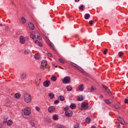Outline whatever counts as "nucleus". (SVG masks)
Wrapping results in <instances>:
<instances>
[{
	"instance_id": "1",
	"label": "nucleus",
	"mask_w": 128,
	"mask_h": 128,
	"mask_svg": "<svg viewBox=\"0 0 128 128\" xmlns=\"http://www.w3.org/2000/svg\"><path fill=\"white\" fill-rule=\"evenodd\" d=\"M24 99L26 102L28 104V102H32V96H30V94L26 93L24 94Z\"/></svg>"
},
{
	"instance_id": "2",
	"label": "nucleus",
	"mask_w": 128,
	"mask_h": 128,
	"mask_svg": "<svg viewBox=\"0 0 128 128\" xmlns=\"http://www.w3.org/2000/svg\"><path fill=\"white\" fill-rule=\"evenodd\" d=\"M81 108H82V110H86L88 108V103L82 102L81 104Z\"/></svg>"
},
{
	"instance_id": "3",
	"label": "nucleus",
	"mask_w": 128,
	"mask_h": 128,
	"mask_svg": "<svg viewBox=\"0 0 128 128\" xmlns=\"http://www.w3.org/2000/svg\"><path fill=\"white\" fill-rule=\"evenodd\" d=\"M102 86L103 88H104L105 91L106 92H107V94H108V96H112V94L110 92V89H108V86H106L104 84H102Z\"/></svg>"
},
{
	"instance_id": "4",
	"label": "nucleus",
	"mask_w": 128,
	"mask_h": 128,
	"mask_svg": "<svg viewBox=\"0 0 128 128\" xmlns=\"http://www.w3.org/2000/svg\"><path fill=\"white\" fill-rule=\"evenodd\" d=\"M62 82L64 84H70V77L67 76L64 78Z\"/></svg>"
},
{
	"instance_id": "5",
	"label": "nucleus",
	"mask_w": 128,
	"mask_h": 128,
	"mask_svg": "<svg viewBox=\"0 0 128 128\" xmlns=\"http://www.w3.org/2000/svg\"><path fill=\"white\" fill-rule=\"evenodd\" d=\"M65 116H69L70 118V116H72V110L66 111Z\"/></svg>"
},
{
	"instance_id": "6",
	"label": "nucleus",
	"mask_w": 128,
	"mask_h": 128,
	"mask_svg": "<svg viewBox=\"0 0 128 128\" xmlns=\"http://www.w3.org/2000/svg\"><path fill=\"white\" fill-rule=\"evenodd\" d=\"M46 64H48V62H46V60H43L41 63L40 68H44L46 66Z\"/></svg>"
},
{
	"instance_id": "7",
	"label": "nucleus",
	"mask_w": 128,
	"mask_h": 128,
	"mask_svg": "<svg viewBox=\"0 0 128 128\" xmlns=\"http://www.w3.org/2000/svg\"><path fill=\"white\" fill-rule=\"evenodd\" d=\"M20 42L22 44H26V40L24 39V37L22 36H20Z\"/></svg>"
},
{
	"instance_id": "8",
	"label": "nucleus",
	"mask_w": 128,
	"mask_h": 128,
	"mask_svg": "<svg viewBox=\"0 0 128 128\" xmlns=\"http://www.w3.org/2000/svg\"><path fill=\"white\" fill-rule=\"evenodd\" d=\"M24 116H29L30 114V110L28 108H24Z\"/></svg>"
},
{
	"instance_id": "9",
	"label": "nucleus",
	"mask_w": 128,
	"mask_h": 128,
	"mask_svg": "<svg viewBox=\"0 0 128 128\" xmlns=\"http://www.w3.org/2000/svg\"><path fill=\"white\" fill-rule=\"evenodd\" d=\"M56 110V107L54 106H50L48 108V112H54Z\"/></svg>"
},
{
	"instance_id": "10",
	"label": "nucleus",
	"mask_w": 128,
	"mask_h": 128,
	"mask_svg": "<svg viewBox=\"0 0 128 128\" xmlns=\"http://www.w3.org/2000/svg\"><path fill=\"white\" fill-rule=\"evenodd\" d=\"M43 84L46 88H48V86H50V82L49 80H46L44 82Z\"/></svg>"
},
{
	"instance_id": "11",
	"label": "nucleus",
	"mask_w": 128,
	"mask_h": 128,
	"mask_svg": "<svg viewBox=\"0 0 128 128\" xmlns=\"http://www.w3.org/2000/svg\"><path fill=\"white\" fill-rule=\"evenodd\" d=\"M28 26L30 30H34V24L32 22H29L28 23Z\"/></svg>"
},
{
	"instance_id": "12",
	"label": "nucleus",
	"mask_w": 128,
	"mask_h": 128,
	"mask_svg": "<svg viewBox=\"0 0 128 128\" xmlns=\"http://www.w3.org/2000/svg\"><path fill=\"white\" fill-rule=\"evenodd\" d=\"M30 124L32 126H35L36 124H34V118H31L30 120Z\"/></svg>"
},
{
	"instance_id": "13",
	"label": "nucleus",
	"mask_w": 128,
	"mask_h": 128,
	"mask_svg": "<svg viewBox=\"0 0 128 128\" xmlns=\"http://www.w3.org/2000/svg\"><path fill=\"white\" fill-rule=\"evenodd\" d=\"M5 124H6L8 126H12V120H10L8 121L4 122Z\"/></svg>"
},
{
	"instance_id": "14",
	"label": "nucleus",
	"mask_w": 128,
	"mask_h": 128,
	"mask_svg": "<svg viewBox=\"0 0 128 128\" xmlns=\"http://www.w3.org/2000/svg\"><path fill=\"white\" fill-rule=\"evenodd\" d=\"M84 85L83 84H80L78 86V88L80 92H82L84 90Z\"/></svg>"
},
{
	"instance_id": "15",
	"label": "nucleus",
	"mask_w": 128,
	"mask_h": 128,
	"mask_svg": "<svg viewBox=\"0 0 128 128\" xmlns=\"http://www.w3.org/2000/svg\"><path fill=\"white\" fill-rule=\"evenodd\" d=\"M14 98H20V93H16L14 96Z\"/></svg>"
},
{
	"instance_id": "16",
	"label": "nucleus",
	"mask_w": 128,
	"mask_h": 128,
	"mask_svg": "<svg viewBox=\"0 0 128 128\" xmlns=\"http://www.w3.org/2000/svg\"><path fill=\"white\" fill-rule=\"evenodd\" d=\"M48 96H50V100L54 98V94L52 92L49 93Z\"/></svg>"
},
{
	"instance_id": "17",
	"label": "nucleus",
	"mask_w": 128,
	"mask_h": 128,
	"mask_svg": "<svg viewBox=\"0 0 128 128\" xmlns=\"http://www.w3.org/2000/svg\"><path fill=\"white\" fill-rule=\"evenodd\" d=\"M58 100H60V102H64V97L62 96H58Z\"/></svg>"
},
{
	"instance_id": "18",
	"label": "nucleus",
	"mask_w": 128,
	"mask_h": 128,
	"mask_svg": "<svg viewBox=\"0 0 128 128\" xmlns=\"http://www.w3.org/2000/svg\"><path fill=\"white\" fill-rule=\"evenodd\" d=\"M50 80L52 82H56L57 80L56 76L54 75H52L50 78Z\"/></svg>"
},
{
	"instance_id": "19",
	"label": "nucleus",
	"mask_w": 128,
	"mask_h": 128,
	"mask_svg": "<svg viewBox=\"0 0 128 128\" xmlns=\"http://www.w3.org/2000/svg\"><path fill=\"white\" fill-rule=\"evenodd\" d=\"M106 104H110L112 103V100H104Z\"/></svg>"
},
{
	"instance_id": "20",
	"label": "nucleus",
	"mask_w": 128,
	"mask_h": 128,
	"mask_svg": "<svg viewBox=\"0 0 128 128\" xmlns=\"http://www.w3.org/2000/svg\"><path fill=\"white\" fill-rule=\"evenodd\" d=\"M35 34H37V39L38 40H42V37L40 36V34L38 32L35 33Z\"/></svg>"
},
{
	"instance_id": "21",
	"label": "nucleus",
	"mask_w": 128,
	"mask_h": 128,
	"mask_svg": "<svg viewBox=\"0 0 128 128\" xmlns=\"http://www.w3.org/2000/svg\"><path fill=\"white\" fill-rule=\"evenodd\" d=\"M66 90L68 92H72V87L70 86H68L66 87Z\"/></svg>"
},
{
	"instance_id": "22",
	"label": "nucleus",
	"mask_w": 128,
	"mask_h": 128,
	"mask_svg": "<svg viewBox=\"0 0 128 128\" xmlns=\"http://www.w3.org/2000/svg\"><path fill=\"white\" fill-rule=\"evenodd\" d=\"M70 108H72V110H74L76 106V105L75 104H72L70 105Z\"/></svg>"
},
{
	"instance_id": "23",
	"label": "nucleus",
	"mask_w": 128,
	"mask_h": 128,
	"mask_svg": "<svg viewBox=\"0 0 128 128\" xmlns=\"http://www.w3.org/2000/svg\"><path fill=\"white\" fill-rule=\"evenodd\" d=\"M96 90V87H94V86H92L90 89H89L90 90V92H94V90Z\"/></svg>"
},
{
	"instance_id": "24",
	"label": "nucleus",
	"mask_w": 128,
	"mask_h": 128,
	"mask_svg": "<svg viewBox=\"0 0 128 128\" xmlns=\"http://www.w3.org/2000/svg\"><path fill=\"white\" fill-rule=\"evenodd\" d=\"M52 118L54 120H58V116L56 114H54L52 116Z\"/></svg>"
},
{
	"instance_id": "25",
	"label": "nucleus",
	"mask_w": 128,
	"mask_h": 128,
	"mask_svg": "<svg viewBox=\"0 0 128 128\" xmlns=\"http://www.w3.org/2000/svg\"><path fill=\"white\" fill-rule=\"evenodd\" d=\"M21 22L22 24H26V20L24 18L22 17L21 18Z\"/></svg>"
},
{
	"instance_id": "26",
	"label": "nucleus",
	"mask_w": 128,
	"mask_h": 128,
	"mask_svg": "<svg viewBox=\"0 0 128 128\" xmlns=\"http://www.w3.org/2000/svg\"><path fill=\"white\" fill-rule=\"evenodd\" d=\"M78 100H79V102H82L84 100V97L82 96H81L80 97L78 96Z\"/></svg>"
},
{
	"instance_id": "27",
	"label": "nucleus",
	"mask_w": 128,
	"mask_h": 128,
	"mask_svg": "<svg viewBox=\"0 0 128 128\" xmlns=\"http://www.w3.org/2000/svg\"><path fill=\"white\" fill-rule=\"evenodd\" d=\"M70 64H72V66H74V68H78V64H76L75 63L71 62Z\"/></svg>"
},
{
	"instance_id": "28",
	"label": "nucleus",
	"mask_w": 128,
	"mask_h": 128,
	"mask_svg": "<svg viewBox=\"0 0 128 128\" xmlns=\"http://www.w3.org/2000/svg\"><path fill=\"white\" fill-rule=\"evenodd\" d=\"M85 122H86V124H90V118H86Z\"/></svg>"
},
{
	"instance_id": "29",
	"label": "nucleus",
	"mask_w": 128,
	"mask_h": 128,
	"mask_svg": "<svg viewBox=\"0 0 128 128\" xmlns=\"http://www.w3.org/2000/svg\"><path fill=\"white\" fill-rule=\"evenodd\" d=\"M90 17V15L89 14H86L84 16V18L85 20H88V18Z\"/></svg>"
},
{
	"instance_id": "30",
	"label": "nucleus",
	"mask_w": 128,
	"mask_h": 128,
	"mask_svg": "<svg viewBox=\"0 0 128 128\" xmlns=\"http://www.w3.org/2000/svg\"><path fill=\"white\" fill-rule=\"evenodd\" d=\"M21 78H26V73L22 74L21 75Z\"/></svg>"
},
{
	"instance_id": "31",
	"label": "nucleus",
	"mask_w": 128,
	"mask_h": 128,
	"mask_svg": "<svg viewBox=\"0 0 128 128\" xmlns=\"http://www.w3.org/2000/svg\"><path fill=\"white\" fill-rule=\"evenodd\" d=\"M40 54H35L34 58L36 60H40Z\"/></svg>"
},
{
	"instance_id": "32",
	"label": "nucleus",
	"mask_w": 128,
	"mask_h": 128,
	"mask_svg": "<svg viewBox=\"0 0 128 128\" xmlns=\"http://www.w3.org/2000/svg\"><path fill=\"white\" fill-rule=\"evenodd\" d=\"M120 122L121 124H122L123 126H126V121H124V119H122Z\"/></svg>"
},
{
	"instance_id": "33",
	"label": "nucleus",
	"mask_w": 128,
	"mask_h": 128,
	"mask_svg": "<svg viewBox=\"0 0 128 128\" xmlns=\"http://www.w3.org/2000/svg\"><path fill=\"white\" fill-rule=\"evenodd\" d=\"M49 46H51V48H53V50H54V46L52 43V42H49Z\"/></svg>"
},
{
	"instance_id": "34",
	"label": "nucleus",
	"mask_w": 128,
	"mask_h": 128,
	"mask_svg": "<svg viewBox=\"0 0 128 128\" xmlns=\"http://www.w3.org/2000/svg\"><path fill=\"white\" fill-rule=\"evenodd\" d=\"M81 72L82 74H85L86 76H90V75H88V73L84 71V69H82V70H81Z\"/></svg>"
},
{
	"instance_id": "35",
	"label": "nucleus",
	"mask_w": 128,
	"mask_h": 128,
	"mask_svg": "<svg viewBox=\"0 0 128 128\" xmlns=\"http://www.w3.org/2000/svg\"><path fill=\"white\" fill-rule=\"evenodd\" d=\"M24 54L26 55H28L30 54V50H25L24 51Z\"/></svg>"
},
{
	"instance_id": "36",
	"label": "nucleus",
	"mask_w": 128,
	"mask_h": 128,
	"mask_svg": "<svg viewBox=\"0 0 128 128\" xmlns=\"http://www.w3.org/2000/svg\"><path fill=\"white\" fill-rule=\"evenodd\" d=\"M57 128H66L64 125H58L56 126Z\"/></svg>"
},
{
	"instance_id": "37",
	"label": "nucleus",
	"mask_w": 128,
	"mask_h": 128,
	"mask_svg": "<svg viewBox=\"0 0 128 128\" xmlns=\"http://www.w3.org/2000/svg\"><path fill=\"white\" fill-rule=\"evenodd\" d=\"M45 122H46V124H50V122H51L50 119H47V120H45Z\"/></svg>"
},
{
	"instance_id": "38",
	"label": "nucleus",
	"mask_w": 128,
	"mask_h": 128,
	"mask_svg": "<svg viewBox=\"0 0 128 128\" xmlns=\"http://www.w3.org/2000/svg\"><path fill=\"white\" fill-rule=\"evenodd\" d=\"M114 108L116 110H118V108H120V106L118 104H115V105H114Z\"/></svg>"
},
{
	"instance_id": "39",
	"label": "nucleus",
	"mask_w": 128,
	"mask_h": 128,
	"mask_svg": "<svg viewBox=\"0 0 128 128\" xmlns=\"http://www.w3.org/2000/svg\"><path fill=\"white\" fill-rule=\"evenodd\" d=\"M124 118H122V117L118 116V120L119 122H121L122 120H123Z\"/></svg>"
},
{
	"instance_id": "40",
	"label": "nucleus",
	"mask_w": 128,
	"mask_h": 128,
	"mask_svg": "<svg viewBox=\"0 0 128 128\" xmlns=\"http://www.w3.org/2000/svg\"><path fill=\"white\" fill-rule=\"evenodd\" d=\"M124 54V52H118V56H123Z\"/></svg>"
},
{
	"instance_id": "41",
	"label": "nucleus",
	"mask_w": 128,
	"mask_h": 128,
	"mask_svg": "<svg viewBox=\"0 0 128 128\" xmlns=\"http://www.w3.org/2000/svg\"><path fill=\"white\" fill-rule=\"evenodd\" d=\"M59 62L61 64H64V60H62V58L59 59Z\"/></svg>"
},
{
	"instance_id": "42",
	"label": "nucleus",
	"mask_w": 128,
	"mask_h": 128,
	"mask_svg": "<svg viewBox=\"0 0 128 128\" xmlns=\"http://www.w3.org/2000/svg\"><path fill=\"white\" fill-rule=\"evenodd\" d=\"M36 35H34V34H30V38H32V39H34V38H36Z\"/></svg>"
},
{
	"instance_id": "43",
	"label": "nucleus",
	"mask_w": 128,
	"mask_h": 128,
	"mask_svg": "<svg viewBox=\"0 0 128 128\" xmlns=\"http://www.w3.org/2000/svg\"><path fill=\"white\" fill-rule=\"evenodd\" d=\"M36 110H37V112H40V107L36 106Z\"/></svg>"
},
{
	"instance_id": "44",
	"label": "nucleus",
	"mask_w": 128,
	"mask_h": 128,
	"mask_svg": "<svg viewBox=\"0 0 128 128\" xmlns=\"http://www.w3.org/2000/svg\"><path fill=\"white\" fill-rule=\"evenodd\" d=\"M79 10H84V5H82L80 8Z\"/></svg>"
},
{
	"instance_id": "45",
	"label": "nucleus",
	"mask_w": 128,
	"mask_h": 128,
	"mask_svg": "<svg viewBox=\"0 0 128 128\" xmlns=\"http://www.w3.org/2000/svg\"><path fill=\"white\" fill-rule=\"evenodd\" d=\"M68 108H70V107H68V106H66L64 108V110L65 112H66V110H68Z\"/></svg>"
},
{
	"instance_id": "46",
	"label": "nucleus",
	"mask_w": 128,
	"mask_h": 128,
	"mask_svg": "<svg viewBox=\"0 0 128 128\" xmlns=\"http://www.w3.org/2000/svg\"><path fill=\"white\" fill-rule=\"evenodd\" d=\"M58 102H60V100H56L54 102V104H58Z\"/></svg>"
},
{
	"instance_id": "47",
	"label": "nucleus",
	"mask_w": 128,
	"mask_h": 128,
	"mask_svg": "<svg viewBox=\"0 0 128 128\" xmlns=\"http://www.w3.org/2000/svg\"><path fill=\"white\" fill-rule=\"evenodd\" d=\"M93 24H94V22L92 20H90L89 22V24H90V26H92Z\"/></svg>"
},
{
	"instance_id": "48",
	"label": "nucleus",
	"mask_w": 128,
	"mask_h": 128,
	"mask_svg": "<svg viewBox=\"0 0 128 128\" xmlns=\"http://www.w3.org/2000/svg\"><path fill=\"white\" fill-rule=\"evenodd\" d=\"M5 30H6V32H10V28H8V27H6L5 28Z\"/></svg>"
},
{
	"instance_id": "49",
	"label": "nucleus",
	"mask_w": 128,
	"mask_h": 128,
	"mask_svg": "<svg viewBox=\"0 0 128 128\" xmlns=\"http://www.w3.org/2000/svg\"><path fill=\"white\" fill-rule=\"evenodd\" d=\"M78 70H80V72H81L82 70V68H80V66H78V68H77Z\"/></svg>"
},
{
	"instance_id": "50",
	"label": "nucleus",
	"mask_w": 128,
	"mask_h": 128,
	"mask_svg": "<svg viewBox=\"0 0 128 128\" xmlns=\"http://www.w3.org/2000/svg\"><path fill=\"white\" fill-rule=\"evenodd\" d=\"M35 44H40V41L38 40H34Z\"/></svg>"
},
{
	"instance_id": "51",
	"label": "nucleus",
	"mask_w": 128,
	"mask_h": 128,
	"mask_svg": "<svg viewBox=\"0 0 128 128\" xmlns=\"http://www.w3.org/2000/svg\"><path fill=\"white\" fill-rule=\"evenodd\" d=\"M124 102L125 104H128V98H126L124 100Z\"/></svg>"
},
{
	"instance_id": "52",
	"label": "nucleus",
	"mask_w": 128,
	"mask_h": 128,
	"mask_svg": "<svg viewBox=\"0 0 128 128\" xmlns=\"http://www.w3.org/2000/svg\"><path fill=\"white\" fill-rule=\"evenodd\" d=\"M74 128H80V125H78V124H76Z\"/></svg>"
},
{
	"instance_id": "53",
	"label": "nucleus",
	"mask_w": 128,
	"mask_h": 128,
	"mask_svg": "<svg viewBox=\"0 0 128 128\" xmlns=\"http://www.w3.org/2000/svg\"><path fill=\"white\" fill-rule=\"evenodd\" d=\"M106 52H108V49H106V50L104 51V54H106Z\"/></svg>"
},
{
	"instance_id": "54",
	"label": "nucleus",
	"mask_w": 128,
	"mask_h": 128,
	"mask_svg": "<svg viewBox=\"0 0 128 128\" xmlns=\"http://www.w3.org/2000/svg\"><path fill=\"white\" fill-rule=\"evenodd\" d=\"M48 56H50V58H52V54L50 53H48Z\"/></svg>"
},
{
	"instance_id": "55",
	"label": "nucleus",
	"mask_w": 128,
	"mask_h": 128,
	"mask_svg": "<svg viewBox=\"0 0 128 128\" xmlns=\"http://www.w3.org/2000/svg\"><path fill=\"white\" fill-rule=\"evenodd\" d=\"M39 46H42V42H40L39 44H38Z\"/></svg>"
},
{
	"instance_id": "56",
	"label": "nucleus",
	"mask_w": 128,
	"mask_h": 128,
	"mask_svg": "<svg viewBox=\"0 0 128 128\" xmlns=\"http://www.w3.org/2000/svg\"><path fill=\"white\" fill-rule=\"evenodd\" d=\"M100 98H104V96L100 95Z\"/></svg>"
},
{
	"instance_id": "57",
	"label": "nucleus",
	"mask_w": 128,
	"mask_h": 128,
	"mask_svg": "<svg viewBox=\"0 0 128 128\" xmlns=\"http://www.w3.org/2000/svg\"><path fill=\"white\" fill-rule=\"evenodd\" d=\"M2 124H4V122H2L0 124V126H2Z\"/></svg>"
},
{
	"instance_id": "58",
	"label": "nucleus",
	"mask_w": 128,
	"mask_h": 128,
	"mask_svg": "<svg viewBox=\"0 0 128 128\" xmlns=\"http://www.w3.org/2000/svg\"><path fill=\"white\" fill-rule=\"evenodd\" d=\"M91 128H96L94 126H92Z\"/></svg>"
},
{
	"instance_id": "59",
	"label": "nucleus",
	"mask_w": 128,
	"mask_h": 128,
	"mask_svg": "<svg viewBox=\"0 0 128 128\" xmlns=\"http://www.w3.org/2000/svg\"><path fill=\"white\" fill-rule=\"evenodd\" d=\"M117 128H120V124H119V126H117Z\"/></svg>"
},
{
	"instance_id": "60",
	"label": "nucleus",
	"mask_w": 128,
	"mask_h": 128,
	"mask_svg": "<svg viewBox=\"0 0 128 128\" xmlns=\"http://www.w3.org/2000/svg\"><path fill=\"white\" fill-rule=\"evenodd\" d=\"M78 0H75V2H76Z\"/></svg>"
},
{
	"instance_id": "61",
	"label": "nucleus",
	"mask_w": 128,
	"mask_h": 128,
	"mask_svg": "<svg viewBox=\"0 0 128 128\" xmlns=\"http://www.w3.org/2000/svg\"><path fill=\"white\" fill-rule=\"evenodd\" d=\"M86 80H88V78H86Z\"/></svg>"
},
{
	"instance_id": "62",
	"label": "nucleus",
	"mask_w": 128,
	"mask_h": 128,
	"mask_svg": "<svg viewBox=\"0 0 128 128\" xmlns=\"http://www.w3.org/2000/svg\"><path fill=\"white\" fill-rule=\"evenodd\" d=\"M0 26H2V24H0Z\"/></svg>"
},
{
	"instance_id": "63",
	"label": "nucleus",
	"mask_w": 128,
	"mask_h": 128,
	"mask_svg": "<svg viewBox=\"0 0 128 128\" xmlns=\"http://www.w3.org/2000/svg\"><path fill=\"white\" fill-rule=\"evenodd\" d=\"M39 80L40 81V79Z\"/></svg>"
},
{
	"instance_id": "64",
	"label": "nucleus",
	"mask_w": 128,
	"mask_h": 128,
	"mask_svg": "<svg viewBox=\"0 0 128 128\" xmlns=\"http://www.w3.org/2000/svg\"><path fill=\"white\" fill-rule=\"evenodd\" d=\"M78 0V2H80V0Z\"/></svg>"
}]
</instances>
